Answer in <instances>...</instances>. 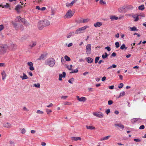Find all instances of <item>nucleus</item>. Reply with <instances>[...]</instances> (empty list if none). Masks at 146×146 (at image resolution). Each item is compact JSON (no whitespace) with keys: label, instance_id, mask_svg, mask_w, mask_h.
<instances>
[{"label":"nucleus","instance_id":"obj_1","mask_svg":"<svg viewBox=\"0 0 146 146\" xmlns=\"http://www.w3.org/2000/svg\"><path fill=\"white\" fill-rule=\"evenodd\" d=\"M55 63V61L53 58H49L45 62V64L47 65H48L50 67H53Z\"/></svg>","mask_w":146,"mask_h":146},{"label":"nucleus","instance_id":"obj_2","mask_svg":"<svg viewBox=\"0 0 146 146\" xmlns=\"http://www.w3.org/2000/svg\"><path fill=\"white\" fill-rule=\"evenodd\" d=\"M8 46L6 44H2L0 45V54H4L6 52Z\"/></svg>","mask_w":146,"mask_h":146},{"label":"nucleus","instance_id":"obj_3","mask_svg":"<svg viewBox=\"0 0 146 146\" xmlns=\"http://www.w3.org/2000/svg\"><path fill=\"white\" fill-rule=\"evenodd\" d=\"M89 27L88 26H85L82 27L80 28L77 29L75 32L76 34H80L83 33L82 31L85 30L86 28H88Z\"/></svg>","mask_w":146,"mask_h":146},{"label":"nucleus","instance_id":"obj_4","mask_svg":"<svg viewBox=\"0 0 146 146\" xmlns=\"http://www.w3.org/2000/svg\"><path fill=\"white\" fill-rule=\"evenodd\" d=\"M18 20L19 22H20L21 21V22L25 24L27 23V20L25 19L21 18V17L19 16L17 17L15 20Z\"/></svg>","mask_w":146,"mask_h":146},{"label":"nucleus","instance_id":"obj_5","mask_svg":"<svg viewBox=\"0 0 146 146\" xmlns=\"http://www.w3.org/2000/svg\"><path fill=\"white\" fill-rule=\"evenodd\" d=\"M73 15L72 12L71 10H69L67 12L65 16L67 18H71Z\"/></svg>","mask_w":146,"mask_h":146},{"label":"nucleus","instance_id":"obj_6","mask_svg":"<svg viewBox=\"0 0 146 146\" xmlns=\"http://www.w3.org/2000/svg\"><path fill=\"white\" fill-rule=\"evenodd\" d=\"M38 27L39 30H41L44 27V24H43V21H40L38 24Z\"/></svg>","mask_w":146,"mask_h":146},{"label":"nucleus","instance_id":"obj_7","mask_svg":"<svg viewBox=\"0 0 146 146\" xmlns=\"http://www.w3.org/2000/svg\"><path fill=\"white\" fill-rule=\"evenodd\" d=\"M93 114L95 116L99 118H102L103 117L104 114L102 112H94Z\"/></svg>","mask_w":146,"mask_h":146},{"label":"nucleus","instance_id":"obj_8","mask_svg":"<svg viewBox=\"0 0 146 146\" xmlns=\"http://www.w3.org/2000/svg\"><path fill=\"white\" fill-rule=\"evenodd\" d=\"M16 45L13 44H11L10 46H8L9 49L11 50H15L16 48Z\"/></svg>","mask_w":146,"mask_h":146},{"label":"nucleus","instance_id":"obj_9","mask_svg":"<svg viewBox=\"0 0 146 146\" xmlns=\"http://www.w3.org/2000/svg\"><path fill=\"white\" fill-rule=\"evenodd\" d=\"M86 52L87 53H90L91 51V44H88L86 47Z\"/></svg>","mask_w":146,"mask_h":146},{"label":"nucleus","instance_id":"obj_10","mask_svg":"<svg viewBox=\"0 0 146 146\" xmlns=\"http://www.w3.org/2000/svg\"><path fill=\"white\" fill-rule=\"evenodd\" d=\"M27 65L29 66V69L30 70L33 71L35 70L33 66V64L32 62H28Z\"/></svg>","mask_w":146,"mask_h":146},{"label":"nucleus","instance_id":"obj_11","mask_svg":"<svg viewBox=\"0 0 146 146\" xmlns=\"http://www.w3.org/2000/svg\"><path fill=\"white\" fill-rule=\"evenodd\" d=\"M76 98L77 100L80 102H85L86 100V98L84 97H82L81 98H80L78 96H77Z\"/></svg>","mask_w":146,"mask_h":146},{"label":"nucleus","instance_id":"obj_12","mask_svg":"<svg viewBox=\"0 0 146 146\" xmlns=\"http://www.w3.org/2000/svg\"><path fill=\"white\" fill-rule=\"evenodd\" d=\"M71 140L73 141H81V137H71Z\"/></svg>","mask_w":146,"mask_h":146},{"label":"nucleus","instance_id":"obj_13","mask_svg":"<svg viewBox=\"0 0 146 146\" xmlns=\"http://www.w3.org/2000/svg\"><path fill=\"white\" fill-rule=\"evenodd\" d=\"M47 54H42L37 59V60H44L45 59V57H46L47 55Z\"/></svg>","mask_w":146,"mask_h":146},{"label":"nucleus","instance_id":"obj_14","mask_svg":"<svg viewBox=\"0 0 146 146\" xmlns=\"http://www.w3.org/2000/svg\"><path fill=\"white\" fill-rule=\"evenodd\" d=\"M141 119L140 118H135L132 119L131 120V121L132 123H134L137 121L140 122Z\"/></svg>","mask_w":146,"mask_h":146},{"label":"nucleus","instance_id":"obj_15","mask_svg":"<svg viewBox=\"0 0 146 146\" xmlns=\"http://www.w3.org/2000/svg\"><path fill=\"white\" fill-rule=\"evenodd\" d=\"M3 125L5 127L9 128L11 127L12 125L11 124L7 122L4 123Z\"/></svg>","mask_w":146,"mask_h":146},{"label":"nucleus","instance_id":"obj_16","mask_svg":"<svg viewBox=\"0 0 146 146\" xmlns=\"http://www.w3.org/2000/svg\"><path fill=\"white\" fill-rule=\"evenodd\" d=\"M124 6H123L119 8L118 9V11L120 13H125L126 11L125 10Z\"/></svg>","mask_w":146,"mask_h":146},{"label":"nucleus","instance_id":"obj_17","mask_svg":"<svg viewBox=\"0 0 146 146\" xmlns=\"http://www.w3.org/2000/svg\"><path fill=\"white\" fill-rule=\"evenodd\" d=\"M43 24H44V27L48 26L50 24V22L49 21L47 20H44L43 21Z\"/></svg>","mask_w":146,"mask_h":146},{"label":"nucleus","instance_id":"obj_18","mask_svg":"<svg viewBox=\"0 0 146 146\" xmlns=\"http://www.w3.org/2000/svg\"><path fill=\"white\" fill-rule=\"evenodd\" d=\"M125 9V10L127 11L130 9H132L133 8V7L131 5H127L126 6H124Z\"/></svg>","mask_w":146,"mask_h":146},{"label":"nucleus","instance_id":"obj_19","mask_svg":"<svg viewBox=\"0 0 146 146\" xmlns=\"http://www.w3.org/2000/svg\"><path fill=\"white\" fill-rule=\"evenodd\" d=\"M102 25V23L101 22H97L94 24V26L95 27H100Z\"/></svg>","mask_w":146,"mask_h":146},{"label":"nucleus","instance_id":"obj_20","mask_svg":"<svg viewBox=\"0 0 146 146\" xmlns=\"http://www.w3.org/2000/svg\"><path fill=\"white\" fill-rule=\"evenodd\" d=\"M114 126L115 127L118 126L120 128L123 129L124 128V126L123 125L121 124V123L119 124H115Z\"/></svg>","mask_w":146,"mask_h":146},{"label":"nucleus","instance_id":"obj_21","mask_svg":"<svg viewBox=\"0 0 146 146\" xmlns=\"http://www.w3.org/2000/svg\"><path fill=\"white\" fill-rule=\"evenodd\" d=\"M74 31H72L70 32L68 34V35L66 37L67 38H70L72 36H73L74 35Z\"/></svg>","mask_w":146,"mask_h":146},{"label":"nucleus","instance_id":"obj_22","mask_svg":"<svg viewBox=\"0 0 146 146\" xmlns=\"http://www.w3.org/2000/svg\"><path fill=\"white\" fill-rule=\"evenodd\" d=\"M75 2L76 1L75 0H73L72 1L69 3H66V5L68 7L69 6H72L73 5L74 3H75Z\"/></svg>","mask_w":146,"mask_h":146},{"label":"nucleus","instance_id":"obj_23","mask_svg":"<svg viewBox=\"0 0 146 146\" xmlns=\"http://www.w3.org/2000/svg\"><path fill=\"white\" fill-rule=\"evenodd\" d=\"M86 58L87 59V61L88 63H91L93 61V59L90 57H88Z\"/></svg>","mask_w":146,"mask_h":146},{"label":"nucleus","instance_id":"obj_24","mask_svg":"<svg viewBox=\"0 0 146 146\" xmlns=\"http://www.w3.org/2000/svg\"><path fill=\"white\" fill-rule=\"evenodd\" d=\"M22 7L19 5H17L15 9L17 12H18L19 11V9Z\"/></svg>","mask_w":146,"mask_h":146},{"label":"nucleus","instance_id":"obj_25","mask_svg":"<svg viewBox=\"0 0 146 146\" xmlns=\"http://www.w3.org/2000/svg\"><path fill=\"white\" fill-rule=\"evenodd\" d=\"M109 54H108L106 52H105L102 55V57L103 59H105L107 58Z\"/></svg>","mask_w":146,"mask_h":146},{"label":"nucleus","instance_id":"obj_26","mask_svg":"<svg viewBox=\"0 0 146 146\" xmlns=\"http://www.w3.org/2000/svg\"><path fill=\"white\" fill-rule=\"evenodd\" d=\"M23 76H20V77L21 78L22 80L27 79L28 78V77L25 73H23Z\"/></svg>","mask_w":146,"mask_h":146},{"label":"nucleus","instance_id":"obj_27","mask_svg":"<svg viewBox=\"0 0 146 146\" xmlns=\"http://www.w3.org/2000/svg\"><path fill=\"white\" fill-rule=\"evenodd\" d=\"M130 31H138V30L137 29L136 27L134 26L133 27H130Z\"/></svg>","mask_w":146,"mask_h":146},{"label":"nucleus","instance_id":"obj_28","mask_svg":"<svg viewBox=\"0 0 146 146\" xmlns=\"http://www.w3.org/2000/svg\"><path fill=\"white\" fill-rule=\"evenodd\" d=\"M145 9V6L144 5H142L138 7V9L140 10L143 11Z\"/></svg>","mask_w":146,"mask_h":146},{"label":"nucleus","instance_id":"obj_29","mask_svg":"<svg viewBox=\"0 0 146 146\" xmlns=\"http://www.w3.org/2000/svg\"><path fill=\"white\" fill-rule=\"evenodd\" d=\"M120 48L122 50H123L124 49L126 50L127 48V47H126L125 45L124 44H123L121 46Z\"/></svg>","mask_w":146,"mask_h":146},{"label":"nucleus","instance_id":"obj_30","mask_svg":"<svg viewBox=\"0 0 146 146\" xmlns=\"http://www.w3.org/2000/svg\"><path fill=\"white\" fill-rule=\"evenodd\" d=\"M12 24L14 28L16 29H17L18 28L17 25L18 24L17 23L14 22L13 21L12 22Z\"/></svg>","mask_w":146,"mask_h":146},{"label":"nucleus","instance_id":"obj_31","mask_svg":"<svg viewBox=\"0 0 146 146\" xmlns=\"http://www.w3.org/2000/svg\"><path fill=\"white\" fill-rule=\"evenodd\" d=\"M110 19L111 21L117 20L118 19V17L115 16H112L110 17Z\"/></svg>","mask_w":146,"mask_h":146},{"label":"nucleus","instance_id":"obj_32","mask_svg":"<svg viewBox=\"0 0 146 146\" xmlns=\"http://www.w3.org/2000/svg\"><path fill=\"white\" fill-rule=\"evenodd\" d=\"M86 127L88 129L92 130L95 129V127H94L89 125H86Z\"/></svg>","mask_w":146,"mask_h":146},{"label":"nucleus","instance_id":"obj_33","mask_svg":"<svg viewBox=\"0 0 146 146\" xmlns=\"http://www.w3.org/2000/svg\"><path fill=\"white\" fill-rule=\"evenodd\" d=\"M110 135L106 136L105 137H104L101 139H100V140L101 141H104V140H107L110 137Z\"/></svg>","mask_w":146,"mask_h":146},{"label":"nucleus","instance_id":"obj_34","mask_svg":"<svg viewBox=\"0 0 146 146\" xmlns=\"http://www.w3.org/2000/svg\"><path fill=\"white\" fill-rule=\"evenodd\" d=\"M1 75L2 76V78L3 80H4L5 79L6 76V74L5 72H2L1 73Z\"/></svg>","mask_w":146,"mask_h":146},{"label":"nucleus","instance_id":"obj_35","mask_svg":"<svg viewBox=\"0 0 146 146\" xmlns=\"http://www.w3.org/2000/svg\"><path fill=\"white\" fill-rule=\"evenodd\" d=\"M64 59L67 61H69L71 60L70 58L67 55L64 56Z\"/></svg>","mask_w":146,"mask_h":146},{"label":"nucleus","instance_id":"obj_36","mask_svg":"<svg viewBox=\"0 0 146 146\" xmlns=\"http://www.w3.org/2000/svg\"><path fill=\"white\" fill-rule=\"evenodd\" d=\"M116 67H117V65L115 64H113L112 66H110L108 68H107V69H111L112 68H116Z\"/></svg>","mask_w":146,"mask_h":146},{"label":"nucleus","instance_id":"obj_37","mask_svg":"<svg viewBox=\"0 0 146 146\" xmlns=\"http://www.w3.org/2000/svg\"><path fill=\"white\" fill-rule=\"evenodd\" d=\"M78 72V70L77 68H76L74 70H73V69L72 70V71L71 72H70V74L76 73Z\"/></svg>","mask_w":146,"mask_h":146},{"label":"nucleus","instance_id":"obj_38","mask_svg":"<svg viewBox=\"0 0 146 146\" xmlns=\"http://www.w3.org/2000/svg\"><path fill=\"white\" fill-rule=\"evenodd\" d=\"M20 131L21 133L22 134H24L26 132V130L24 128L21 129H20Z\"/></svg>","mask_w":146,"mask_h":146},{"label":"nucleus","instance_id":"obj_39","mask_svg":"<svg viewBox=\"0 0 146 146\" xmlns=\"http://www.w3.org/2000/svg\"><path fill=\"white\" fill-rule=\"evenodd\" d=\"M33 86L36 88H39L40 87V86L39 83H37V84H34Z\"/></svg>","mask_w":146,"mask_h":146},{"label":"nucleus","instance_id":"obj_40","mask_svg":"<svg viewBox=\"0 0 146 146\" xmlns=\"http://www.w3.org/2000/svg\"><path fill=\"white\" fill-rule=\"evenodd\" d=\"M63 104L64 105H71V103L68 102H64L63 103Z\"/></svg>","mask_w":146,"mask_h":146},{"label":"nucleus","instance_id":"obj_41","mask_svg":"<svg viewBox=\"0 0 146 146\" xmlns=\"http://www.w3.org/2000/svg\"><path fill=\"white\" fill-rule=\"evenodd\" d=\"M115 47L118 48L119 46V44L118 42H116L115 43Z\"/></svg>","mask_w":146,"mask_h":146},{"label":"nucleus","instance_id":"obj_42","mask_svg":"<svg viewBox=\"0 0 146 146\" xmlns=\"http://www.w3.org/2000/svg\"><path fill=\"white\" fill-rule=\"evenodd\" d=\"M74 80V78H71L68 81L69 83L72 84L73 83L72 82Z\"/></svg>","mask_w":146,"mask_h":146},{"label":"nucleus","instance_id":"obj_43","mask_svg":"<svg viewBox=\"0 0 146 146\" xmlns=\"http://www.w3.org/2000/svg\"><path fill=\"white\" fill-rule=\"evenodd\" d=\"M123 86V84L122 83H120L118 85V87L119 88L121 89L122 88Z\"/></svg>","mask_w":146,"mask_h":146},{"label":"nucleus","instance_id":"obj_44","mask_svg":"<svg viewBox=\"0 0 146 146\" xmlns=\"http://www.w3.org/2000/svg\"><path fill=\"white\" fill-rule=\"evenodd\" d=\"M139 15H137V16L136 17H133V18L135 19L134 20V21H137L139 19V18L138 17Z\"/></svg>","mask_w":146,"mask_h":146},{"label":"nucleus","instance_id":"obj_45","mask_svg":"<svg viewBox=\"0 0 146 146\" xmlns=\"http://www.w3.org/2000/svg\"><path fill=\"white\" fill-rule=\"evenodd\" d=\"M46 111L47 114H49L50 113L52 112V111L51 110H50L48 109H46Z\"/></svg>","mask_w":146,"mask_h":146},{"label":"nucleus","instance_id":"obj_46","mask_svg":"<svg viewBox=\"0 0 146 146\" xmlns=\"http://www.w3.org/2000/svg\"><path fill=\"white\" fill-rule=\"evenodd\" d=\"M100 58V57L99 56L96 57L95 58V63H97L98 62V61L99 60Z\"/></svg>","mask_w":146,"mask_h":146},{"label":"nucleus","instance_id":"obj_47","mask_svg":"<svg viewBox=\"0 0 146 146\" xmlns=\"http://www.w3.org/2000/svg\"><path fill=\"white\" fill-rule=\"evenodd\" d=\"M63 77L62 76V74H59V78L58 80L59 81H61L62 80V78Z\"/></svg>","mask_w":146,"mask_h":146},{"label":"nucleus","instance_id":"obj_48","mask_svg":"<svg viewBox=\"0 0 146 146\" xmlns=\"http://www.w3.org/2000/svg\"><path fill=\"white\" fill-rule=\"evenodd\" d=\"M36 113L39 114H43L44 112L43 111L40 110H38L36 111Z\"/></svg>","mask_w":146,"mask_h":146},{"label":"nucleus","instance_id":"obj_49","mask_svg":"<svg viewBox=\"0 0 146 146\" xmlns=\"http://www.w3.org/2000/svg\"><path fill=\"white\" fill-rule=\"evenodd\" d=\"M113 101L111 100H109L108 101V104L109 105H111L113 103Z\"/></svg>","mask_w":146,"mask_h":146},{"label":"nucleus","instance_id":"obj_50","mask_svg":"<svg viewBox=\"0 0 146 146\" xmlns=\"http://www.w3.org/2000/svg\"><path fill=\"white\" fill-rule=\"evenodd\" d=\"M64 58L63 57H62L61 58V62L63 64L65 62V61Z\"/></svg>","mask_w":146,"mask_h":146},{"label":"nucleus","instance_id":"obj_51","mask_svg":"<svg viewBox=\"0 0 146 146\" xmlns=\"http://www.w3.org/2000/svg\"><path fill=\"white\" fill-rule=\"evenodd\" d=\"M10 7L9 5L8 4H6L5 5H4V6L2 7L3 8L5 7L6 8H8Z\"/></svg>","mask_w":146,"mask_h":146},{"label":"nucleus","instance_id":"obj_52","mask_svg":"<svg viewBox=\"0 0 146 146\" xmlns=\"http://www.w3.org/2000/svg\"><path fill=\"white\" fill-rule=\"evenodd\" d=\"M105 112L106 114H108L110 112V109H108L105 111Z\"/></svg>","mask_w":146,"mask_h":146},{"label":"nucleus","instance_id":"obj_53","mask_svg":"<svg viewBox=\"0 0 146 146\" xmlns=\"http://www.w3.org/2000/svg\"><path fill=\"white\" fill-rule=\"evenodd\" d=\"M72 65H70V68L68 66H67V68L68 69V70H72L73 69H72Z\"/></svg>","mask_w":146,"mask_h":146},{"label":"nucleus","instance_id":"obj_54","mask_svg":"<svg viewBox=\"0 0 146 146\" xmlns=\"http://www.w3.org/2000/svg\"><path fill=\"white\" fill-rule=\"evenodd\" d=\"M105 49H106L109 52H110L111 50V48L109 46L106 47L105 48Z\"/></svg>","mask_w":146,"mask_h":146},{"label":"nucleus","instance_id":"obj_55","mask_svg":"<svg viewBox=\"0 0 146 146\" xmlns=\"http://www.w3.org/2000/svg\"><path fill=\"white\" fill-rule=\"evenodd\" d=\"M36 44V42H34L31 45H30V46H31V48L35 46Z\"/></svg>","mask_w":146,"mask_h":146},{"label":"nucleus","instance_id":"obj_56","mask_svg":"<svg viewBox=\"0 0 146 146\" xmlns=\"http://www.w3.org/2000/svg\"><path fill=\"white\" fill-rule=\"evenodd\" d=\"M68 96H62L61 97V99H62L64 100H65L67 98Z\"/></svg>","mask_w":146,"mask_h":146},{"label":"nucleus","instance_id":"obj_57","mask_svg":"<svg viewBox=\"0 0 146 146\" xmlns=\"http://www.w3.org/2000/svg\"><path fill=\"white\" fill-rule=\"evenodd\" d=\"M120 94L121 95V96H123L125 95V93L124 91L120 93Z\"/></svg>","mask_w":146,"mask_h":146},{"label":"nucleus","instance_id":"obj_58","mask_svg":"<svg viewBox=\"0 0 146 146\" xmlns=\"http://www.w3.org/2000/svg\"><path fill=\"white\" fill-rule=\"evenodd\" d=\"M100 3L101 4H106V2L103 1V0H100Z\"/></svg>","mask_w":146,"mask_h":146},{"label":"nucleus","instance_id":"obj_59","mask_svg":"<svg viewBox=\"0 0 146 146\" xmlns=\"http://www.w3.org/2000/svg\"><path fill=\"white\" fill-rule=\"evenodd\" d=\"M134 141L136 142H139L141 141V140L138 139H135Z\"/></svg>","mask_w":146,"mask_h":146},{"label":"nucleus","instance_id":"obj_60","mask_svg":"<svg viewBox=\"0 0 146 146\" xmlns=\"http://www.w3.org/2000/svg\"><path fill=\"white\" fill-rule=\"evenodd\" d=\"M145 128V126L143 125H142L140 126L139 127V129H143Z\"/></svg>","mask_w":146,"mask_h":146},{"label":"nucleus","instance_id":"obj_61","mask_svg":"<svg viewBox=\"0 0 146 146\" xmlns=\"http://www.w3.org/2000/svg\"><path fill=\"white\" fill-rule=\"evenodd\" d=\"M111 56L112 57H115L116 56V53L115 52H113L112 53Z\"/></svg>","mask_w":146,"mask_h":146},{"label":"nucleus","instance_id":"obj_62","mask_svg":"<svg viewBox=\"0 0 146 146\" xmlns=\"http://www.w3.org/2000/svg\"><path fill=\"white\" fill-rule=\"evenodd\" d=\"M4 28V26L3 25H0V31L2 30Z\"/></svg>","mask_w":146,"mask_h":146},{"label":"nucleus","instance_id":"obj_63","mask_svg":"<svg viewBox=\"0 0 146 146\" xmlns=\"http://www.w3.org/2000/svg\"><path fill=\"white\" fill-rule=\"evenodd\" d=\"M89 20V19H84L83 21V23H85L86 22H87Z\"/></svg>","mask_w":146,"mask_h":146},{"label":"nucleus","instance_id":"obj_64","mask_svg":"<svg viewBox=\"0 0 146 146\" xmlns=\"http://www.w3.org/2000/svg\"><path fill=\"white\" fill-rule=\"evenodd\" d=\"M62 76L63 77L65 78L66 75V73L65 72H62Z\"/></svg>","mask_w":146,"mask_h":146}]
</instances>
